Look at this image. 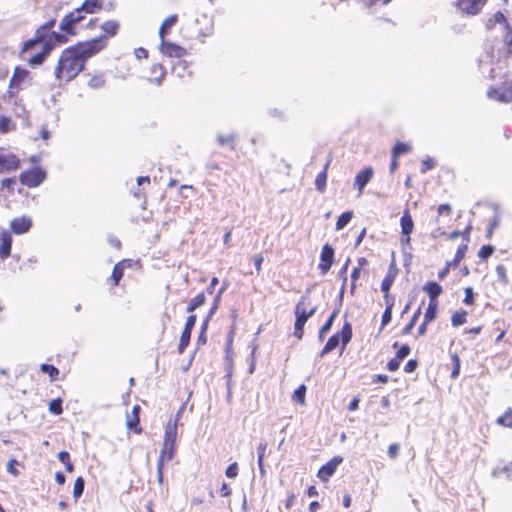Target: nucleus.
Returning <instances> with one entry per match:
<instances>
[{
    "label": "nucleus",
    "instance_id": "1",
    "mask_svg": "<svg viewBox=\"0 0 512 512\" xmlns=\"http://www.w3.org/2000/svg\"><path fill=\"white\" fill-rule=\"evenodd\" d=\"M94 56L95 52L84 41H78L63 49L54 68L58 84L61 86L74 80L85 69L87 61Z\"/></svg>",
    "mask_w": 512,
    "mask_h": 512
},
{
    "label": "nucleus",
    "instance_id": "2",
    "mask_svg": "<svg viewBox=\"0 0 512 512\" xmlns=\"http://www.w3.org/2000/svg\"><path fill=\"white\" fill-rule=\"evenodd\" d=\"M177 427L178 418L173 422H168L165 426L164 440L157 460V481L159 484L163 483L165 463L172 461L176 454Z\"/></svg>",
    "mask_w": 512,
    "mask_h": 512
},
{
    "label": "nucleus",
    "instance_id": "3",
    "mask_svg": "<svg viewBox=\"0 0 512 512\" xmlns=\"http://www.w3.org/2000/svg\"><path fill=\"white\" fill-rule=\"evenodd\" d=\"M121 23L117 19H108L100 24L99 29L100 35L84 42L95 52L99 54L101 51L107 48L109 40L116 37L119 34Z\"/></svg>",
    "mask_w": 512,
    "mask_h": 512
},
{
    "label": "nucleus",
    "instance_id": "4",
    "mask_svg": "<svg viewBox=\"0 0 512 512\" xmlns=\"http://www.w3.org/2000/svg\"><path fill=\"white\" fill-rule=\"evenodd\" d=\"M311 298L308 294L302 295L296 303L294 314V331L293 335L297 340H302L304 336V327L308 319L312 317L316 312V307H310Z\"/></svg>",
    "mask_w": 512,
    "mask_h": 512
},
{
    "label": "nucleus",
    "instance_id": "5",
    "mask_svg": "<svg viewBox=\"0 0 512 512\" xmlns=\"http://www.w3.org/2000/svg\"><path fill=\"white\" fill-rule=\"evenodd\" d=\"M57 33L56 31H49V30H41L40 26L35 31V36H40L39 40L43 43L41 51L34 54L33 56L29 57L27 59L28 64L31 67L39 66L43 64V62L46 60V58L50 55L51 51L54 49L55 46L62 45L63 43L56 42V40L53 38V34Z\"/></svg>",
    "mask_w": 512,
    "mask_h": 512
},
{
    "label": "nucleus",
    "instance_id": "6",
    "mask_svg": "<svg viewBox=\"0 0 512 512\" xmlns=\"http://www.w3.org/2000/svg\"><path fill=\"white\" fill-rule=\"evenodd\" d=\"M83 16L79 14L75 8L71 12L67 13L59 23V33H54L52 36L56 42L66 44L71 37L77 35V24L82 22Z\"/></svg>",
    "mask_w": 512,
    "mask_h": 512
},
{
    "label": "nucleus",
    "instance_id": "7",
    "mask_svg": "<svg viewBox=\"0 0 512 512\" xmlns=\"http://www.w3.org/2000/svg\"><path fill=\"white\" fill-rule=\"evenodd\" d=\"M352 335V325L350 322L345 321L341 330L329 337L328 341L326 342L325 346L321 351V356H324L332 352L339 346L340 342L342 344L343 350L346 347V345L351 341Z\"/></svg>",
    "mask_w": 512,
    "mask_h": 512
},
{
    "label": "nucleus",
    "instance_id": "8",
    "mask_svg": "<svg viewBox=\"0 0 512 512\" xmlns=\"http://www.w3.org/2000/svg\"><path fill=\"white\" fill-rule=\"evenodd\" d=\"M46 179V172L41 167H33L24 170L19 175V181L22 185L34 188L39 186Z\"/></svg>",
    "mask_w": 512,
    "mask_h": 512
},
{
    "label": "nucleus",
    "instance_id": "9",
    "mask_svg": "<svg viewBox=\"0 0 512 512\" xmlns=\"http://www.w3.org/2000/svg\"><path fill=\"white\" fill-rule=\"evenodd\" d=\"M487 97L499 103H512V80H505L499 87L491 86Z\"/></svg>",
    "mask_w": 512,
    "mask_h": 512
},
{
    "label": "nucleus",
    "instance_id": "10",
    "mask_svg": "<svg viewBox=\"0 0 512 512\" xmlns=\"http://www.w3.org/2000/svg\"><path fill=\"white\" fill-rule=\"evenodd\" d=\"M401 236L400 243L402 247H409L411 244V234L414 230V221L410 210L405 208L400 218Z\"/></svg>",
    "mask_w": 512,
    "mask_h": 512
},
{
    "label": "nucleus",
    "instance_id": "11",
    "mask_svg": "<svg viewBox=\"0 0 512 512\" xmlns=\"http://www.w3.org/2000/svg\"><path fill=\"white\" fill-rule=\"evenodd\" d=\"M30 72L20 66H16L13 75L9 81L7 93L10 97H14L21 89L22 83L28 79Z\"/></svg>",
    "mask_w": 512,
    "mask_h": 512
},
{
    "label": "nucleus",
    "instance_id": "12",
    "mask_svg": "<svg viewBox=\"0 0 512 512\" xmlns=\"http://www.w3.org/2000/svg\"><path fill=\"white\" fill-rule=\"evenodd\" d=\"M488 0H456L455 6L462 13L477 15L487 4Z\"/></svg>",
    "mask_w": 512,
    "mask_h": 512
},
{
    "label": "nucleus",
    "instance_id": "13",
    "mask_svg": "<svg viewBox=\"0 0 512 512\" xmlns=\"http://www.w3.org/2000/svg\"><path fill=\"white\" fill-rule=\"evenodd\" d=\"M159 50L169 58H183L187 55V50L184 47L166 39L161 40Z\"/></svg>",
    "mask_w": 512,
    "mask_h": 512
},
{
    "label": "nucleus",
    "instance_id": "14",
    "mask_svg": "<svg viewBox=\"0 0 512 512\" xmlns=\"http://www.w3.org/2000/svg\"><path fill=\"white\" fill-rule=\"evenodd\" d=\"M334 263V249L331 245H323L320 253V261L318 269L321 275H325L329 272Z\"/></svg>",
    "mask_w": 512,
    "mask_h": 512
},
{
    "label": "nucleus",
    "instance_id": "15",
    "mask_svg": "<svg viewBox=\"0 0 512 512\" xmlns=\"http://www.w3.org/2000/svg\"><path fill=\"white\" fill-rule=\"evenodd\" d=\"M343 458L341 456H335L326 464L322 465L318 472L317 477L322 482H327L337 470L338 466L342 463Z\"/></svg>",
    "mask_w": 512,
    "mask_h": 512
},
{
    "label": "nucleus",
    "instance_id": "16",
    "mask_svg": "<svg viewBox=\"0 0 512 512\" xmlns=\"http://www.w3.org/2000/svg\"><path fill=\"white\" fill-rule=\"evenodd\" d=\"M140 405L136 404L133 406L130 413L126 415V427L129 431H133L135 434L142 433V427L140 425Z\"/></svg>",
    "mask_w": 512,
    "mask_h": 512
},
{
    "label": "nucleus",
    "instance_id": "17",
    "mask_svg": "<svg viewBox=\"0 0 512 512\" xmlns=\"http://www.w3.org/2000/svg\"><path fill=\"white\" fill-rule=\"evenodd\" d=\"M20 163V159L15 154L0 153V173L16 171Z\"/></svg>",
    "mask_w": 512,
    "mask_h": 512
},
{
    "label": "nucleus",
    "instance_id": "18",
    "mask_svg": "<svg viewBox=\"0 0 512 512\" xmlns=\"http://www.w3.org/2000/svg\"><path fill=\"white\" fill-rule=\"evenodd\" d=\"M374 176V170L371 166L363 168L359 171L354 180V187L358 191V196L362 195L365 186L371 181Z\"/></svg>",
    "mask_w": 512,
    "mask_h": 512
},
{
    "label": "nucleus",
    "instance_id": "19",
    "mask_svg": "<svg viewBox=\"0 0 512 512\" xmlns=\"http://www.w3.org/2000/svg\"><path fill=\"white\" fill-rule=\"evenodd\" d=\"M32 227V219L28 216H20L11 220L10 233L21 235L27 233Z\"/></svg>",
    "mask_w": 512,
    "mask_h": 512
},
{
    "label": "nucleus",
    "instance_id": "20",
    "mask_svg": "<svg viewBox=\"0 0 512 512\" xmlns=\"http://www.w3.org/2000/svg\"><path fill=\"white\" fill-rule=\"evenodd\" d=\"M166 74L167 71L163 64L153 63L148 70L146 79L152 84L160 85Z\"/></svg>",
    "mask_w": 512,
    "mask_h": 512
},
{
    "label": "nucleus",
    "instance_id": "21",
    "mask_svg": "<svg viewBox=\"0 0 512 512\" xmlns=\"http://www.w3.org/2000/svg\"><path fill=\"white\" fill-rule=\"evenodd\" d=\"M103 7L101 0H84L83 3L77 7L79 14L86 18L87 14H94L99 12Z\"/></svg>",
    "mask_w": 512,
    "mask_h": 512
},
{
    "label": "nucleus",
    "instance_id": "22",
    "mask_svg": "<svg viewBox=\"0 0 512 512\" xmlns=\"http://www.w3.org/2000/svg\"><path fill=\"white\" fill-rule=\"evenodd\" d=\"M12 235L9 231L4 230L0 233V259L5 260L11 255Z\"/></svg>",
    "mask_w": 512,
    "mask_h": 512
},
{
    "label": "nucleus",
    "instance_id": "23",
    "mask_svg": "<svg viewBox=\"0 0 512 512\" xmlns=\"http://www.w3.org/2000/svg\"><path fill=\"white\" fill-rule=\"evenodd\" d=\"M497 25H504L506 31L508 30V27H511L507 21L506 16L501 11L495 12L485 22V27L489 31L495 29Z\"/></svg>",
    "mask_w": 512,
    "mask_h": 512
},
{
    "label": "nucleus",
    "instance_id": "24",
    "mask_svg": "<svg viewBox=\"0 0 512 512\" xmlns=\"http://www.w3.org/2000/svg\"><path fill=\"white\" fill-rule=\"evenodd\" d=\"M422 289L427 293L429 302H438V297L443 292L442 286L435 281L426 282Z\"/></svg>",
    "mask_w": 512,
    "mask_h": 512
},
{
    "label": "nucleus",
    "instance_id": "25",
    "mask_svg": "<svg viewBox=\"0 0 512 512\" xmlns=\"http://www.w3.org/2000/svg\"><path fill=\"white\" fill-rule=\"evenodd\" d=\"M398 274V268L395 263H391L385 277L381 283L382 292H389Z\"/></svg>",
    "mask_w": 512,
    "mask_h": 512
},
{
    "label": "nucleus",
    "instance_id": "26",
    "mask_svg": "<svg viewBox=\"0 0 512 512\" xmlns=\"http://www.w3.org/2000/svg\"><path fill=\"white\" fill-rule=\"evenodd\" d=\"M331 162H332V156L330 155L323 167V170L320 173H318V175L316 176V179H315L316 189L321 193H323L326 189L327 173H328V169H329Z\"/></svg>",
    "mask_w": 512,
    "mask_h": 512
},
{
    "label": "nucleus",
    "instance_id": "27",
    "mask_svg": "<svg viewBox=\"0 0 512 512\" xmlns=\"http://www.w3.org/2000/svg\"><path fill=\"white\" fill-rule=\"evenodd\" d=\"M178 22V15L173 14L168 16L161 24L159 28V37L161 40L165 39L169 34L171 28Z\"/></svg>",
    "mask_w": 512,
    "mask_h": 512
},
{
    "label": "nucleus",
    "instance_id": "28",
    "mask_svg": "<svg viewBox=\"0 0 512 512\" xmlns=\"http://www.w3.org/2000/svg\"><path fill=\"white\" fill-rule=\"evenodd\" d=\"M339 308H335L332 313L330 314V316L328 317V319L325 321V323L321 326V328L319 329V333H318V337H319V340L322 341L324 340L326 334L329 332V330L331 329L332 325H333V322L335 320V318L337 317V315L339 314Z\"/></svg>",
    "mask_w": 512,
    "mask_h": 512
},
{
    "label": "nucleus",
    "instance_id": "29",
    "mask_svg": "<svg viewBox=\"0 0 512 512\" xmlns=\"http://www.w3.org/2000/svg\"><path fill=\"white\" fill-rule=\"evenodd\" d=\"M106 80L102 73L92 75L87 81V86L91 89L98 90L105 86Z\"/></svg>",
    "mask_w": 512,
    "mask_h": 512
},
{
    "label": "nucleus",
    "instance_id": "30",
    "mask_svg": "<svg viewBox=\"0 0 512 512\" xmlns=\"http://www.w3.org/2000/svg\"><path fill=\"white\" fill-rule=\"evenodd\" d=\"M496 424L512 429V408L508 407L505 412L496 419Z\"/></svg>",
    "mask_w": 512,
    "mask_h": 512
},
{
    "label": "nucleus",
    "instance_id": "31",
    "mask_svg": "<svg viewBox=\"0 0 512 512\" xmlns=\"http://www.w3.org/2000/svg\"><path fill=\"white\" fill-rule=\"evenodd\" d=\"M205 302H206L205 294H204V292H201L198 295H196L193 299L190 300V302L188 303V306L186 308V311L188 313H192L198 307L204 305Z\"/></svg>",
    "mask_w": 512,
    "mask_h": 512
},
{
    "label": "nucleus",
    "instance_id": "32",
    "mask_svg": "<svg viewBox=\"0 0 512 512\" xmlns=\"http://www.w3.org/2000/svg\"><path fill=\"white\" fill-rule=\"evenodd\" d=\"M39 38H40V36L36 37V36L34 35V37H33V38H31V39H29V40H27V41H25V42L23 43L22 48H21V50H20V55H21V57H22V58H24V59H26V60H27L28 58H26V56H25V55H26L29 51H31V50H32L36 45H38V44L42 43V42L39 40Z\"/></svg>",
    "mask_w": 512,
    "mask_h": 512
},
{
    "label": "nucleus",
    "instance_id": "33",
    "mask_svg": "<svg viewBox=\"0 0 512 512\" xmlns=\"http://www.w3.org/2000/svg\"><path fill=\"white\" fill-rule=\"evenodd\" d=\"M420 315H421V308L419 307L418 309H416V311L412 315V317H411L410 321L407 323V325L402 329L401 335L407 336V335L411 334V332H412L415 324L417 323Z\"/></svg>",
    "mask_w": 512,
    "mask_h": 512
},
{
    "label": "nucleus",
    "instance_id": "34",
    "mask_svg": "<svg viewBox=\"0 0 512 512\" xmlns=\"http://www.w3.org/2000/svg\"><path fill=\"white\" fill-rule=\"evenodd\" d=\"M468 312L465 310H459L452 314L451 316V325L453 327H458L463 325L467 321Z\"/></svg>",
    "mask_w": 512,
    "mask_h": 512
},
{
    "label": "nucleus",
    "instance_id": "35",
    "mask_svg": "<svg viewBox=\"0 0 512 512\" xmlns=\"http://www.w3.org/2000/svg\"><path fill=\"white\" fill-rule=\"evenodd\" d=\"M438 313V302H429L428 306L426 308V311L424 313L423 319L426 320V322H432L437 317Z\"/></svg>",
    "mask_w": 512,
    "mask_h": 512
},
{
    "label": "nucleus",
    "instance_id": "36",
    "mask_svg": "<svg viewBox=\"0 0 512 512\" xmlns=\"http://www.w3.org/2000/svg\"><path fill=\"white\" fill-rule=\"evenodd\" d=\"M192 331L183 329L180 335V340L178 344V353L183 354L185 349L188 347L191 339Z\"/></svg>",
    "mask_w": 512,
    "mask_h": 512
},
{
    "label": "nucleus",
    "instance_id": "37",
    "mask_svg": "<svg viewBox=\"0 0 512 512\" xmlns=\"http://www.w3.org/2000/svg\"><path fill=\"white\" fill-rule=\"evenodd\" d=\"M124 271H125V269L121 265H119L118 263L115 264V266L113 267V270H112L111 277H110V279L112 281V286L116 287L119 285L120 280L124 276Z\"/></svg>",
    "mask_w": 512,
    "mask_h": 512
},
{
    "label": "nucleus",
    "instance_id": "38",
    "mask_svg": "<svg viewBox=\"0 0 512 512\" xmlns=\"http://www.w3.org/2000/svg\"><path fill=\"white\" fill-rule=\"evenodd\" d=\"M267 443L266 442H261L259 443L258 447H257V453H258V467H259V470L260 472L263 474L265 472L264 470V458H265V455H266V452H267Z\"/></svg>",
    "mask_w": 512,
    "mask_h": 512
},
{
    "label": "nucleus",
    "instance_id": "39",
    "mask_svg": "<svg viewBox=\"0 0 512 512\" xmlns=\"http://www.w3.org/2000/svg\"><path fill=\"white\" fill-rule=\"evenodd\" d=\"M353 211L343 212L337 219L335 228L336 230H342L352 219Z\"/></svg>",
    "mask_w": 512,
    "mask_h": 512
},
{
    "label": "nucleus",
    "instance_id": "40",
    "mask_svg": "<svg viewBox=\"0 0 512 512\" xmlns=\"http://www.w3.org/2000/svg\"><path fill=\"white\" fill-rule=\"evenodd\" d=\"M410 150L411 147L409 144L397 142L392 149L391 155L393 158H399L402 154L408 153Z\"/></svg>",
    "mask_w": 512,
    "mask_h": 512
},
{
    "label": "nucleus",
    "instance_id": "41",
    "mask_svg": "<svg viewBox=\"0 0 512 512\" xmlns=\"http://www.w3.org/2000/svg\"><path fill=\"white\" fill-rule=\"evenodd\" d=\"M84 486H85L84 478L81 476L77 477L74 482V487H73V497L75 498L76 501L83 494Z\"/></svg>",
    "mask_w": 512,
    "mask_h": 512
},
{
    "label": "nucleus",
    "instance_id": "42",
    "mask_svg": "<svg viewBox=\"0 0 512 512\" xmlns=\"http://www.w3.org/2000/svg\"><path fill=\"white\" fill-rule=\"evenodd\" d=\"M451 360H452L451 378L456 379L460 374V367H461L460 357L458 356L457 353H452Z\"/></svg>",
    "mask_w": 512,
    "mask_h": 512
},
{
    "label": "nucleus",
    "instance_id": "43",
    "mask_svg": "<svg viewBox=\"0 0 512 512\" xmlns=\"http://www.w3.org/2000/svg\"><path fill=\"white\" fill-rule=\"evenodd\" d=\"M306 386L304 384L300 385L293 393L292 399L296 403L301 405L305 404V395H306Z\"/></svg>",
    "mask_w": 512,
    "mask_h": 512
},
{
    "label": "nucleus",
    "instance_id": "44",
    "mask_svg": "<svg viewBox=\"0 0 512 512\" xmlns=\"http://www.w3.org/2000/svg\"><path fill=\"white\" fill-rule=\"evenodd\" d=\"M40 370L47 373L52 381L56 380L59 376V369L50 364H41Z\"/></svg>",
    "mask_w": 512,
    "mask_h": 512
},
{
    "label": "nucleus",
    "instance_id": "45",
    "mask_svg": "<svg viewBox=\"0 0 512 512\" xmlns=\"http://www.w3.org/2000/svg\"><path fill=\"white\" fill-rule=\"evenodd\" d=\"M62 399L60 397L53 399L49 403V412L54 415H60L63 413V407H62Z\"/></svg>",
    "mask_w": 512,
    "mask_h": 512
},
{
    "label": "nucleus",
    "instance_id": "46",
    "mask_svg": "<svg viewBox=\"0 0 512 512\" xmlns=\"http://www.w3.org/2000/svg\"><path fill=\"white\" fill-rule=\"evenodd\" d=\"M15 129V124L7 116H0V132L7 133Z\"/></svg>",
    "mask_w": 512,
    "mask_h": 512
},
{
    "label": "nucleus",
    "instance_id": "47",
    "mask_svg": "<svg viewBox=\"0 0 512 512\" xmlns=\"http://www.w3.org/2000/svg\"><path fill=\"white\" fill-rule=\"evenodd\" d=\"M497 279L503 285H507L509 280L507 276L506 267L503 264H498L495 268Z\"/></svg>",
    "mask_w": 512,
    "mask_h": 512
},
{
    "label": "nucleus",
    "instance_id": "48",
    "mask_svg": "<svg viewBox=\"0 0 512 512\" xmlns=\"http://www.w3.org/2000/svg\"><path fill=\"white\" fill-rule=\"evenodd\" d=\"M503 44L506 48V52L512 55V27H508V30L503 36Z\"/></svg>",
    "mask_w": 512,
    "mask_h": 512
},
{
    "label": "nucleus",
    "instance_id": "49",
    "mask_svg": "<svg viewBox=\"0 0 512 512\" xmlns=\"http://www.w3.org/2000/svg\"><path fill=\"white\" fill-rule=\"evenodd\" d=\"M465 296L463 299V303L467 306H473L475 304V293L472 287H466L465 290Z\"/></svg>",
    "mask_w": 512,
    "mask_h": 512
},
{
    "label": "nucleus",
    "instance_id": "50",
    "mask_svg": "<svg viewBox=\"0 0 512 512\" xmlns=\"http://www.w3.org/2000/svg\"><path fill=\"white\" fill-rule=\"evenodd\" d=\"M392 311H393V308H391L390 306L389 307H385V310H384V312L382 314V317H381L380 331L383 330L384 327L391 322Z\"/></svg>",
    "mask_w": 512,
    "mask_h": 512
},
{
    "label": "nucleus",
    "instance_id": "51",
    "mask_svg": "<svg viewBox=\"0 0 512 512\" xmlns=\"http://www.w3.org/2000/svg\"><path fill=\"white\" fill-rule=\"evenodd\" d=\"M494 252V247L491 245H483L479 252L478 257L482 260H487Z\"/></svg>",
    "mask_w": 512,
    "mask_h": 512
},
{
    "label": "nucleus",
    "instance_id": "52",
    "mask_svg": "<svg viewBox=\"0 0 512 512\" xmlns=\"http://www.w3.org/2000/svg\"><path fill=\"white\" fill-rule=\"evenodd\" d=\"M435 167V161L431 157H426L421 161V173H426Z\"/></svg>",
    "mask_w": 512,
    "mask_h": 512
},
{
    "label": "nucleus",
    "instance_id": "53",
    "mask_svg": "<svg viewBox=\"0 0 512 512\" xmlns=\"http://www.w3.org/2000/svg\"><path fill=\"white\" fill-rule=\"evenodd\" d=\"M17 465H20V463L14 458H11L7 463V471L14 477H18L20 475L19 470L16 468Z\"/></svg>",
    "mask_w": 512,
    "mask_h": 512
},
{
    "label": "nucleus",
    "instance_id": "54",
    "mask_svg": "<svg viewBox=\"0 0 512 512\" xmlns=\"http://www.w3.org/2000/svg\"><path fill=\"white\" fill-rule=\"evenodd\" d=\"M238 473H239V467H238V464L237 462H233L231 463L227 468H226V471H225V474L228 478H236L238 476Z\"/></svg>",
    "mask_w": 512,
    "mask_h": 512
},
{
    "label": "nucleus",
    "instance_id": "55",
    "mask_svg": "<svg viewBox=\"0 0 512 512\" xmlns=\"http://www.w3.org/2000/svg\"><path fill=\"white\" fill-rule=\"evenodd\" d=\"M452 214V207L448 203L440 204L437 207V216L440 217L442 215L450 216Z\"/></svg>",
    "mask_w": 512,
    "mask_h": 512
},
{
    "label": "nucleus",
    "instance_id": "56",
    "mask_svg": "<svg viewBox=\"0 0 512 512\" xmlns=\"http://www.w3.org/2000/svg\"><path fill=\"white\" fill-rule=\"evenodd\" d=\"M467 249H468L467 243H462L458 247V249H457V251L455 253V256H454V258H456V261H460L461 262L465 258Z\"/></svg>",
    "mask_w": 512,
    "mask_h": 512
},
{
    "label": "nucleus",
    "instance_id": "57",
    "mask_svg": "<svg viewBox=\"0 0 512 512\" xmlns=\"http://www.w3.org/2000/svg\"><path fill=\"white\" fill-rule=\"evenodd\" d=\"M410 347L407 344H403L398 351L396 352L395 356L399 358L401 361L406 358L410 354Z\"/></svg>",
    "mask_w": 512,
    "mask_h": 512
},
{
    "label": "nucleus",
    "instance_id": "58",
    "mask_svg": "<svg viewBox=\"0 0 512 512\" xmlns=\"http://www.w3.org/2000/svg\"><path fill=\"white\" fill-rule=\"evenodd\" d=\"M401 360L399 358H397L396 356H394L393 358H391L388 363H387V369L390 371V372H394L396 370H398L400 364H401Z\"/></svg>",
    "mask_w": 512,
    "mask_h": 512
},
{
    "label": "nucleus",
    "instance_id": "59",
    "mask_svg": "<svg viewBox=\"0 0 512 512\" xmlns=\"http://www.w3.org/2000/svg\"><path fill=\"white\" fill-rule=\"evenodd\" d=\"M417 367H418V361L416 359H410L405 364L404 371L406 373H412L417 369Z\"/></svg>",
    "mask_w": 512,
    "mask_h": 512
},
{
    "label": "nucleus",
    "instance_id": "60",
    "mask_svg": "<svg viewBox=\"0 0 512 512\" xmlns=\"http://www.w3.org/2000/svg\"><path fill=\"white\" fill-rule=\"evenodd\" d=\"M362 269L354 267L351 273V288L352 290L356 287V281L359 279Z\"/></svg>",
    "mask_w": 512,
    "mask_h": 512
},
{
    "label": "nucleus",
    "instance_id": "61",
    "mask_svg": "<svg viewBox=\"0 0 512 512\" xmlns=\"http://www.w3.org/2000/svg\"><path fill=\"white\" fill-rule=\"evenodd\" d=\"M196 321H197V317L196 315L194 314H191L187 317L186 319V322H185V326L183 329H186V330H189V331H192L193 327L195 326L196 324Z\"/></svg>",
    "mask_w": 512,
    "mask_h": 512
},
{
    "label": "nucleus",
    "instance_id": "62",
    "mask_svg": "<svg viewBox=\"0 0 512 512\" xmlns=\"http://www.w3.org/2000/svg\"><path fill=\"white\" fill-rule=\"evenodd\" d=\"M58 459H59V461H60L61 463H63V464H64V466H65L66 464H70V462H72V461H71L70 454H69V452H67V451H60V452L58 453Z\"/></svg>",
    "mask_w": 512,
    "mask_h": 512
},
{
    "label": "nucleus",
    "instance_id": "63",
    "mask_svg": "<svg viewBox=\"0 0 512 512\" xmlns=\"http://www.w3.org/2000/svg\"><path fill=\"white\" fill-rule=\"evenodd\" d=\"M232 494V489L230 488V486L223 482L222 485H221V488H220V495L222 497H229L231 496Z\"/></svg>",
    "mask_w": 512,
    "mask_h": 512
},
{
    "label": "nucleus",
    "instance_id": "64",
    "mask_svg": "<svg viewBox=\"0 0 512 512\" xmlns=\"http://www.w3.org/2000/svg\"><path fill=\"white\" fill-rule=\"evenodd\" d=\"M398 453H399V445L398 444L393 443L388 447V455L391 458H393V459L396 458L398 456Z\"/></svg>",
    "mask_w": 512,
    "mask_h": 512
}]
</instances>
